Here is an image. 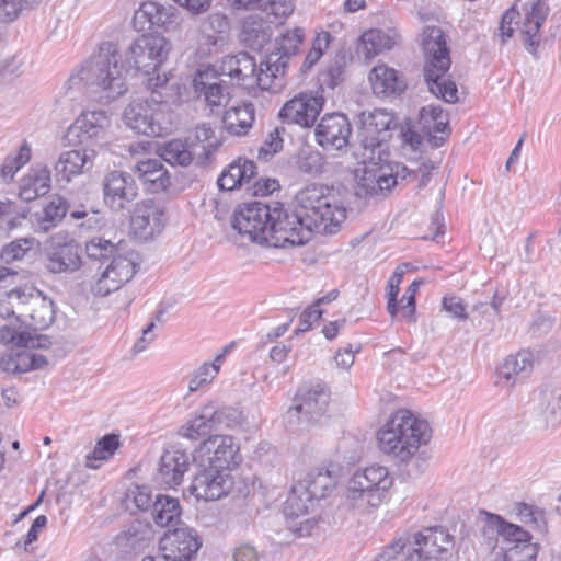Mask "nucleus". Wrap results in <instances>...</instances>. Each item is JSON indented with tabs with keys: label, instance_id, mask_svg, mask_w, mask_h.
I'll list each match as a JSON object with an SVG mask.
<instances>
[{
	"label": "nucleus",
	"instance_id": "nucleus-1",
	"mask_svg": "<svg viewBox=\"0 0 561 561\" xmlns=\"http://www.w3.org/2000/svg\"><path fill=\"white\" fill-rule=\"evenodd\" d=\"M170 50L171 44L165 37L145 34L133 42L123 62L115 45L104 43L99 53L82 65L78 78L91 94H95L94 100L111 103L127 91L126 73L135 70L142 72L147 79L154 78L151 75L167 60Z\"/></svg>",
	"mask_w": 561,
	"mask_h": 561
},
{
	"label": "nucleus",
	"instance_id": "nucleus-2",
	"mask_svg": "<svg viewBox=\"0 0 561 561\" xmlns=\"http://www.w3.org/2000/svg\"><path fill=\"white\" fill-rule=\"evenodd\" d=\"M358 139L364 149L362 167L355 171L359 199L389 192L397 184V175L387 163L389 153L383 148L397 127L396 116L386 110L376 108L358 115Z\"/></svg>",
	"mask_w": 561,
	"mask_h": 561
},
{
	"label": "nucleus",
	"instance_id": "nucleus-3",
	"mask_svg": "<svg viewBox=\"0 0 561 561\" xmlns=\"http://www.w3.org/2000/svg\"><path fill=\"white\" fill-rule=\"evenodd\" d=\"M297 207L287 209L291 244L304 245L312 233L335 234L346 219V208L339 203L328 186L310 184L295 196Z\"/></svg>",
	"mask_w": 561,
	"mask_h": 561
},
{
	"label": "nucleus",
	"instance_id": "nucleus-4",
	"mask_svg": "<svg viewBox=\"0 0 561 561\" xmlns=\"http://www.w3.org/2000/svg\"><path fill=\"white\" fill-rule=\"evenodd\" d=\"M432 430L426 420L415 416L411 411L401 409L394 412L378 432L379 448L385 454L393 455L404 463L402 470L410 478L421 476L426 467V459L415 456L420 446L431 438Z\"/></svg>",
	"mask_w": 561,
	"mask_h": 561
},
{
	"label": "nucleus",
	"instance_id": "nucleus-5",
	"mask_svg": "<svg viewBox=\"0 0 561 561\" xmlns=\"http://www.w3.org/2000/svg\"><path fill=\"white\" fill-rule=\"evenodd\" d=\"M260 68L255 59L248 53L226 56L220 72L214 66H201L193 78V89L198 99H204L211 113H218L230 100L229 85L224 77H229L243 85H259Z\"/></svg>",
	"mask_w": 561,
	"mask_h": 561
},
{
	"label": "nucleus",
	"instance_id": "nucleus-6",
	"mask_svg": "<svg viewBox=\"0 0 561 561\" xmlns=\"http://www.w3.org/2000/svg\"><path fill=\"white\" fill-rule=\"evenodd\" d=\"M231 225L240 234L252 242L274 248H288L291 244L287 221V209L280 202L243 203L233 213Z\"/></svg>",
	"mask_w": 561,
	"mask_h": 561
},
{
	"label": "nucleus",
	"instance_id": "nucleus-7",
	"mask_svg": "<svg viewBox=\"0 0 561 561\" xmlns=\"http://www.w3.org/2000/svg\"><path fill=\"white\" fill-rule=\"evenodd\" d=\"M168 81L167 73L149 78L147 88L151 90V98L134 100L125 107L123 121L136 134L161 137L170 133L172 126L169 104L160 91Z\"/></svg>",
	"mask_w": 561,
	"mask_h": 561
},
{
	"label": "nucleus",
	"instance_id": "nucleus-8",
	"mask_svg": "<svg viewBox=\"0 0 561 561\" xmlns=\"http://www.w3.org/2000/svg\"><path fill=\"white\" fill-rule=\"evenodd\" d=\"M424 53V80L432 94L447 103L458 101V89L447 72L451 66L450 50L446 35L438 26L427 25L422 32Z\"/></svg>",
	"mask_w": 561,
	"mask_h": 561
},
{
	"label": "nucleus",
	"instance_id": "nucleus-9",
	"mask_svg": "<svg viewBox=\"0 0 561 561\" xmlns=\"http://www.w3.org/2000/svg\"><path fill=\"white\" fill-rule=\"evenodd\" d=\"M454 536L443 526L426 527L412 535L409 545L399 539L389 545L374 561H440L451 556Z\"/></svg>",
	"mask_w": 561,
	"mask_h": 561
},
{
	"label": "nucleus",
	"instance_id": "nucleus-10",
	"mask_svg": "<svg viewBox=\"0 0 561 561\" xmlns=\"http://www.w3.org/2000/svg\"><path fill=\"white\" fill-rule=\"evenodd\" d=\"M304 36V30L296 27L276 38L275 49L260 64L257 80L261 89H272L274 81L285 75L289 60L297 55L302 44Z\"/></svg>",
	"mask_w": 561,
	"mask_h": 561
},
{
	"label": "nucleus",
	"instance_id": "nucleus-11",
	"mask_svg": "<svg viewBox=\"0 0 561 561\" xmlns=\"http://www.w3.org/2000/svg\"><path fill=\"white\" fill-rule=\"evenodd\" d=\"M242 413L232 407L209 402L201 407L194 419L181 427L180 434L190 439H198L213 431L239 425Z\"/></svg>",
	"mask_w": 561,
	"mask_h": 561
},
{
	"label": "nucleus",
	"instance_id": "nucleus-12",
	"mask_svg": "<svg viewBox=\"0 0 561 561\" xmlns=\"http://www.w3.org/2000/svg\"><path fill=\"white\" fill-rule=\"evenodd\" d=\"M330 403V391L321 383L302 385L298 388L294 403L287 412L288 421L297 419L306 426L314 425L325 417Z\"/></svg>",
	"mask_w": 561,
	"mask_h": 561
},
{
	"label": "nucleus",
	"instance_id": "nucleus-13",
	"mask_svg": "<svg viewBox=\"0 0 561 561\" xmlns=\"http://www.w3.org/2000/svg\"><path fill=\"white\" fill-rule=\"evenodd\" d=\"M392 483L393 479L388 469L374 465L357 470L348 482L347 491L353 500H366L368 505L377 507L386 497Z\"/></svg>",
	"mask_w": 561,
	"mask_h": 561
},
{
	"label": "nucleus",
	"instance_id": "nucleus-14",
	"mask_svg": "<svg viewBox=\"0 0 561 561\" xmlns=\"http://www.w3.org/2000/svg\"><path fill=\"white\" fill-rule=\"evenodd\" d=\"M45 268L51 274H72L82 266L80 244L67 233H56L44 249Z\"/></svg>",
	"mask_w": 561,
	"mask_h": 561
},
{
	"label": "nucleus",
	"instance_id": "nucleus-15",
	"mask_svg": "<svg viewBox=\"0 0 561 561\" xmlns=\"http://www.w3.org/2000/svg\"><path fill=\"white\" fill-rule=\"evenodd\" d=\"M110 118L104 110L84 111L68 128L67 137L83 149H94L106 142Z\"/></svg>",
	"mask_w": 561,
	"mask_h": 561
},
{
	"label": "nucleus",
	"instance_id": "nucleus-16",
	"mask_svg": "<svg viewBox=\"0 0 561 561\" xmlns=\"http://www.w3.org/2000/svg\"><path fill=\"white\" fill-rule=\"evenodd\" d=\"M56 318V307L51 298L33 287H23L21 323L34 333L44 331L51 325Z\"/></svg>",
	"mask_w": 561,
	"mask_h": 561
},
{
	"label": "nucleus",
	"instance_id": "nucleus-17",
	"mask_svg": "<svg viewBox=\"0 0 561 561\" xmlns=\"http://www.w3.org/2000/svg\"><path fill=\"white\" fill-rule=\"evenodd\" d=\"M233 483L231 472L199 462L190 491L197 500L216 501L226 496Z\"/></svg>",
	"mask_w": 561,
	"mask_h": 561
},
{
	"label": "nucleus",
	"instance_id": "nucleus-18",
	"mask_svg": "<svg viewBox=\"0 0 561 561\" xmlns=\"http://www.w3.org/2000/svg\"><path fill=\"white\" fill-rule=\"evenodd\" d=\"M195 451L198 454L194 456L195 461L199 457L201 462L228 472H231L241 461L239 446L229 435H210Z\"/></svg>",
	"mask_w": 561,
	"mask_h": 561
},
{
	"label": "nucleus",
	"instance_id": "nucleus-19",
	"mask_svg": "<svg viewBox=\"0 0 561 561\" xmlns=\"http://www.w3.org/2000/svg\"><path fill=\"white\" fill-rule=\"evenodd\" d=\"M103 199L114 213H130L133 203L138 197V186L130 173L111 171L103 180Z\"/></svg>",
	"mask_w": 561,
	"mask_h": 561
},
{
	"label": "nucleus",
	"instance_id": "nucleus-20",
	"mask_svg": "<svg viewBox=\"0 0 561 561\" xmlns=\"http://www.w3.org/2000/svg\"><path fill=\"white\" fill-rule=\"evenodd\" d=\"M137 264L133 254H119L118 251L110 257L104 270L92 285L95 296L106 297L129 282L136 273Z\"/></svg>",
	"mask_w": 561,
	"mask_h": 561
},
{
	"label": "nucleus",
	"instance_id": "nucleus-21",
	"mask_svg": "<svg viewBox=\"0 0 561 561\" xmlns=\"http://www.w3.org/2000/svg\"><path fill=\"white\" fill-rule=\"evenodd\" d=\"M163 561H190L202 546L197 531L191 527L169 529L160 539Z\"/></svg>",
	"mask_w": 561,
	"mask_h": 561
},
{
	"label": "nucleus",
	"instance_id": "nucleus-22",
	"mask_svg": "<svg viewBox=\"0 0 561 561\" xmlns=\"http://www.w3.org/2000/svg\"><path fill=\"white\" fill-rule=\"evenodd\" d=\"M324 105L320 94L301 92L287 101L278 113L283 123L310 127L314 124Z\"/></svg>",
	"mask_w": 561,
	"mask_h": 561
},
{
	"label": "nucleus",
	"instance_id": "nucleus-23",
	"mask_svg": "<svg viewBox=\"0 0 561 561\" xmlns=\"http://www.w3.org/2000/svg\"><path fill=\"white\" fill-rule=\"evenodd\" d=\"M314 136L317 144L323 149L341 150L350 142L352 125L345 114L329 113L316 125Z\"/></svg>",
	"mask_w": 561,
	"mask_h": 561
},
{
	"label": "nucleus",
	"instance_id": "nucleus-24",
	"mask_svg": "<svg viewBox=\"0 0 561 561\" xmlns=\"http://www.w3.org/2000/svg\"><path fill=\"white\" fill-rule=\"evenodd\" d=\"M163 227V208L153 199L136 203L134 209H130V228L139 239H152L162 231Z\"/></svg>",
	"mask_w": 561,
	"mask_h": 561
},
{
	"label": "nucleus",
	"instance_id": "nucleus-25",
	"mask_svg": "<svg viewBox=\"0 0 561 561\" xmlns=\"http://www.w3.org/2000/svg\"><path fill=\"white\" fill-rule=\"evenodd\" d=\"M313 499H308L305 491L297 490V482L291 486V491L284 504L283 513L288 519V528L298 536H309L317 525L314 518H306L309 507L313 506Z\"/></svg>",
	"mask_w": 561,
	"mask_h": 561
},
{
	"label": "nucleus",
	"instance_id": "nucleus-26",
	"mask_svg": "<svg viewBox=\"0 0 561 561\" xmlns=\"http://www.w3.org/2000/svg\"><path fill=\"white\" fill-rule=\"evenodd\" d=\"M133 23L138 32L160 33L170 31L178 25V16L170 9L148 1L135 12Z\"/></svg>",
	"mask_w": 561,
	"mask_h": 561
},
{
	"label": "nucleus",
	"instance_id": "nucleus-27",
	"mask_svg": "<svg viewBox=\"0 0 561 561\" xmlns=\"http://www.w3.org/2000/svg\"><path fill=\"white\" fill-rule=\"evenodd\" d=\"M419 128L428 137V141L434 147H440L446 141L449 134L448 114L440 105H426L419 113Z\"/></svg>",
	"mask_w": 561,
	"mask_h": 561
},
{
	"label": "nucleus",
	"instance_id": "nucleus-28",
	"mask_svg": "<svg viewBox=\"0 0 561 561\" xmlns=\"http://www.w3.org/2000/svg\"><path fill=\"white\" fill-rule=\"evenodd\" d=\"M94 157V149H73L62 152L54 167L57 182L69 183L73 176L91 169Z\"/></svg>",
	"mask_w": 561,
	"mask_h": 561
},
{
	"label": "nucleus",
	"instance_id": "nucleus-29",
	"mask_svg": "<svg viewBox=\"0 0 561 561\" xmlns=\"http://www.w3.org/2000/svg\"><path fill=\"white\" fill-rule=\"evenodd\" d=\"M190 467V455L180 449L165 450L159 462L157 481L165 488L179 485Z\"/></svg>",
	"mask_w": 561,
	"mask_h": 561
},
{
	"label": "nucleus",
	"instance_id": "nucleus-30",
	"mask_svg": "<svg viewBox=\"0 0 561 561\" xmlns=\"http://www.w3.org/2000/svg\"><path fill=\"white\" fill-rule=\"evenodd\" d=\"M483 518V527L481 531L483 536L493 540L501 536L504 541L507 542V546H513L514 543H523L531 540V535L529 531L525 530L520 526L512 523H507L501 516L488 512H482Z\"/></svg>",
	"mask_w": 561,
	"mask_h": 561
},
{
	"label": "nucleus",
	"instance_id": "nucleus-31",
	"mask_svg": "<svg viewBox=\"0 0 561 561\" xmlns=\"http://www.w3.org/2000/svg\"><path fill=\"white\" fill-rule=\"evenodd\" d=\"M550 12L547 0H536L530 11L525 15L520 32L524 35L526 50L534 57H538L537 49L540 45L539 31Z\"/></svg>",
	"mask_w": 561,
	"mask_h": 561
},
{
	"label": "nucleus",
	"instance_id": "nucleus-32",
	"mask_svg": "<svg viewBox=\"0 0 561 561\" xmlns=\"http://www.w3.org/2000/svg\"><path fill=\"white\" fill-rule=\"evenodd\" d=\"M71 202L65 196L55 194L43 208L33 214V224L37 232L47 233L56 228L70 210Z\"/></svg>",
	"mask_w": 561,
	"mask_h": 561
},
{
	"label": "nucleus",
	"instance_id": "nucleus-33",
	"mask_svg": "<svg viewBox=\"0 0 561 561\" xmlns=\"http://www.w3.org/2000/svg\"><path fill=\"white\" fill-rule=\"evenodd\" d=\"M256 174L257 167L253 160L238 158L222 170L217 185L220 191H233L250 184Z\"/></svg>",
	"mask_w": 561,
	"mask_h": 561
},
{
	"label": "nucleus",
	"instance_id": "nucleus-34",
	"mask_svg": "<svg viewBox=\"0 0 561 561\" xmlns=\"http://www.w3.org/2000/svg\"><path fill=\"white\" fill-rule=\"evenodd\" d=\"M273 34V24L263 14L254 13L244 19L240 41L252 50H261Z\"/></svg>",
	"mask_w": 561,
	"mask_h": 561
},
{
	"label": "nucleus",
	"instance_id": "nucleus-35",
	"mask_svg": "<svg viewBox=\"0 0 561 561\" xmlns=\"http://www.w3.org/2000/svg\"><path fill=\"white\" fill-rule=\"evenodd\" d=\"M369 81L378 96L400 95L407 89L403 76L386 65L375 66L369 73Z\"/></svg>",
	"mask_w": 561,
	"mask_h": 561
},
{
	"label": "nucleus",
	"instance_id": "nucleus-36",
	"mask_svg": "<svg viewBox=\"0 0 561 561\" xmlns=\"http://www.w3.org/2000/svg\"><path fill=\"white\" fill-rule=\"evenodd\" d=\"M51 173L49 168L34 167L25 174L20 184V197L25 202H32L45 196L50 191Z\"/></svg>",
	"mask_w": 561,
	"mask_h": 561
},
{
	"label": "nucleus",
	"instance_id": "nucleus-37",
	"mask_svg": "<svg viewBox=\"0 0 561 561\" xmlns=\"http://www.w3.org/2000/svg\"><path fill=\"white\" fill-rule=\"evenodd\" d=\"M186 140L192 148L196 149V163L199 165H206L221 146V140L215 136L214 128L207 123L198 125L193 135L188 136Z\"/></svg>",
	"mask_w": 561,
	"mask_h": 561
},
{
	"label": "nucleus",
	"instance_id": "nucleus-38",
	"mask_svg": "<svg viewBox=\"0 0 561 561\" xmlns=\"http://www.w3.org/2000/svg\"><path fill=\"white\" fill-rule=\"evenodd\" d=\"M22 325V323L18 328L12 325H2L0 328V342L30 350L48 348L51 345V341L48 335L33 334L27 330H23Z\"/></svg>",
	"mask_w": 561,
	"mask_h": 561
},
{
	"label": "nucleus",
	"instance_id": "nucleus-39",
	"mask_svg": "<svg viewBox=\"0 0 561 561\" xmlns=\"http://www.w3.org/2000/svg\"><path fill=\"white\" fill-rule=\"evenodd\" d=\"M139 179L153 193L165 191L171 185V176L160 159H148L136 164Z\"/></svg>",
	"mask_w": 561,
	"mask_h": 561
},
{
	"label": "nucleus",
	"instance_id": "nucleus-40",
	"mask_svg": "<svg viewBox=\"0 0 561 561\" xmlns=\"http://www.w3.org/2000/svg\"><path fill=\"white\" fill-rule=\"evenodd\" d=\"M255 119V108L251 102H242L232 106L224 114L222 122L229 134L244 136L252 127Z\"/></svg>",
	"mask_w": 561,
	"mask_h": 561
},
{
	"label": "nucleus",
	"instance_id": "nucleus-41",
	"mask_svg": "<svg viewBox=\"0 0 561 561\" xmlns=\"http://www.w3.org/2000/svg\"><path fill=\"white\" fill-rule=\"evenodd\" d=\"M335 486V481L331 473L325 470H312L308 472L304 480L297 481V490L305 491L308 499L319 501Z\"/></svg>",
	"mask_w": 561,
	"mask_h": 561
},
{
	"label": "nucleus",
	"instance_id": "nucleus-42",
	"mask_svg": "<svg viewBox=\"0 0 561 561\" xmlns=\"http://www.w3.org/2000/svg\"><path fill=\"white\" fill-rule=\"evenodd\" d=\"M47 358L44 355L21 351L1 358L0 365L7 373L22 374L37 370L47 365Z\"/></svg>",
	"mask_w": 561,
	"mask_h": 561
},
{
	"label": "nucleus",
	"instance_id": "nucleus-43",
	"mask_svg": "<svg viewBox=\"0 0 561 561\" xmlns=\"http://www.w3.org/2000/svg\"><path fill=\"white\" fill-rule=\"evenodd\" d=\"M152 518L160 527H172L180 523L181 506L178 499L158 494L152 505Z\"/></svg>",
	"mask_w": 561,
	"mask_h": 561
},
{
	"label": "nucleus",
	"instance_id": "nucleus-44",
	"mask_svg": "<svg viewBox=\"0 0 561 561\" xmlns=\"http://www.w3.org/2000/svg\"><path fill=\"white\" fill-rule=\"evenodd\" d=\"M533 370V353L520 351L516 355H510L499 367L500 377L513 385L518 376L527 377Z\"/></svg>",
	"mask_w": 561,
	"mask_h": 561
},
{
	"label": "nucleus",
	"instance_id": "nucleus-45",
	"mask_svg": "<svg viewBox=\"0 0 561 561\" xmlns=\"http://www.w3.org/2000/svg\"><path fill=\"white\" fill-rule=\"evenodd\" d=\"M294 168L301 174L319 176L327 171V159L318 150L301 148L294 156Z\"/></svg>",
	"mask_w": 561,
	"mask_h": 561
},
{
	"label": "nucleus",
	"instance_id": "nucleus-46",
	"mask_svg": "<svg viewBox=\"0 0 561 561\" xmlns=\"http://www.w3.org/2000/svg\"><path fill=\"white\" fill-rule=\"evenodd\" d=\"M197 151L192 148L188 141L172 139L163 145L160 157L171 165L187 167L192 163Z\"/></svg>",
	"mask_w": 561,
	"mask_h": 561
},
{
	"label": "nucleus",
	"instance_id": "nucleus-47",
	"mask_svg": "<svg viewBox=\"0 0 561 561\" xmlns=\"http://www.w3.org/2000/svg\"><path fill=\"white\" fill-rule=\"evenodd\" d=\"M394 44L396 41L392 36L377 28L366 31L360 37V49L366 59L391 49Z\"/></svg>",
	"mask_w": 561,
	"mask_h": 561
},
{
	"label": "nucleus",
	"instance_id": "nucleus-48",
	"mask_svg": "<svg viewBox=\"0 0 561 561\" xmlns=\"http://www.w3.org/2000/svg\"><path fill=\"white\" fill-rule=\"evenodd\" d=\"M152 538V529L149 524L140 522L133 523L123 534L118 536V540L133 550H141L146 548Z\"/></svg>",
	"mask_w": 561,
	"mask_h": 561
},
{
	"label": "nucleus",
	"instance_id": "nucleus-49",
	"mask_svg": "<svg viewBox=\"0 0 561 561\" xmlns=\"http://www.w3.org/2000/svg\"><path fill=\"white\" fill-rule=\"evenodd\" d=\"M515 512L519 520L539 534H547L548 526L545 516V511L536 505H530L524 502L515 504Z\"/></svg>",
	"mask_w": 561,
	"mask_h": 561
},
{
	"label": "nucleus",
	"instance_id": "nucleus-50",
	"mask_svg": "<svg viewBox=\"0 0 561 561\" xmlns=\"http://www.w3.org/2000/svg\"><path fill=\"white\" fill-rule=\"evenodd\" d=\"M152 492L148 485H131L126 494L124 504L133 514L136 512H146L153 505Z\"/></svg>",
	"mask_w": 561,
	"mask_h": 561
},
{
	"label": "nucleus",
	"instance_id": "nucleus-51",
	"mask_svg": "<svg viewBox=\"0 0 561 561\" xmlns=\"http://www.w3.org/2000/svg\"><path fill=\"white\" fill-rule=\"evenodd\" d=\"M38 244V241L33 237L15 239L2 248L0 260L5 264L23 260Z\"/></svg>",
	"mask_w": 561,
	"mask_h": 561
},
{
	"label": "nucleus",
	"instance_id": "nucleus-52",
	"mask_svg": "<svg viewBox=\"0 0 561 561\" xmlns=\"http://www.w3.org/2000/svg\"><path fill=\"white\" fill-rule=\"evenodd\" d=\"M31 159V147L24 142L15 156H8L0 169V179L9 182L13 175Z\"/></svg>",
	"mask_w": 561,
	"mask_h": 561
},
{
	"label": "nucleus",
	"instance_id": "nucleus-53",
	"mask_svg": "<svg viewBox=\"0 0 561 561\" xmlns=\"http://www.w3.org/2000/svg\"><path fill=\"white\" fill-rule=\"evenodd\" d=\"M119 446V437L116 434H106L98 440L91 454L87 456V466L96 468L92 460H108Z\"/></svg>",
	"mask_w": 561,
	"mask_h": 561
},
{
	"label": "nucleus",
	"instance_id": "nucleus-54",
	"mask_svg": "<svg viewBox=\"0 0 561 561\" xmlns=\"http://www.w3.org/2000/svg\"><path fill=\"white\" fill-rule=\"evenodd\" d=\"M85 252L90 260L99 261V270L117 252V247L108 240L94 238L87 242Z\"/></svg>",
	"mask_w": 561,
	"mask_h": 561
},
{
	"label": "nucleus",
	"instance_id": "nucleus-55",
	"mask_svg": "<svg viewBox=\"0 0 561 561\" xmlns=\"http://www.w3.org/2000/svg\"><path fill=\"white\" fill-rule=\"evenodd\" d=\"M22 301L23 287H16L7 293L5 297L0 299V317L3 319L14 317L21 323Z\"/></svg>",
	"mask_w": 561,
	"mask_h": 561
},
{
	"label": "nucleus",
	"instance_id": "nucleus-56",
	"mask_svg": "<svg viewBox=\"0 0 561 561\" xmlns=\"http://www.w3.org/2000/svg\"><path fill=\"white\" fill-rule=\"evenodd\" d=\"M294 3L291 0H270L262 10L264 19L273 25L282 24L293 13Z\"/></svg>",
	"mask_w": 561,
	"mask_h": 561
},
{
	"label": "nucleus",
	"instance_id": "nucleus-57",
	"mask_svg": "<svg viewBox=\"0 0 561 561\" xmlns=\"http://www.w3.org/2000/svg\"><path fill=\"white\" fill-rule=\"evenodd\" d=\"M546 407L542 411L547 427L556 428L561 424V390L545 393Z\"/></svg>",
	"mask_w": 561,
	"mask_h": 561
},
{
	"label": "nucleus",
	"instance_id": "nucleus-58",
	"mask_svg": "<svg viewBox=\"0 0 561 561\" xmlns=\"http://www.w3.org/2000/svg\"><path fill=\"white\" fill-rule=\"evenodd\" d=\"M228 28V19L218 13L209 15L207 21L203 24V32L213 44H217L218 39H222L221 34H225Z\"/></svg>",
	"mask_w": 561,
	"mask_h": 561
},
{
	"label": "nucleus",
	"instance_id": "nucleus-59",
	"mask_svg": "<svg viewBox=\"0 0 561 561\" xmlns=\"http://www.w3.org/2000/svg\"><path fill=\"white\" fill-rule=\"evenodd\" d=\"M283 133H285L284 127H275L272 131L268 133L263 145L259 149V158L273 156L283 149Z\"/></svg>",
	"mask_w": 561,
	"mask_h": 561
},
{
	"label": "nucleus",
	"instance_id": "nucleus-60",
	"mask_svg": "<svg viewBox=\"0 0 561 561\" xmlns=\"http://www.w3.org/2000/svg\"><path fill=\"white\" fill-rule=\"evenodd\" d=\"M217 365L213 367L209 363H204L197 368L188 382V389L191 392L197 391L203 386L209 383L218 374Z\"/></svg>",
	"mask_w": 561,
	"mask_h": 561
},
{
	"label": "nucleus",
	"instance_id": "nucleus-61",
	"mask_svg": "<svg viewBox=\"0 0 561 561\" xmlns=\"http://www.w3.org/2000/svg\"><path fill=\"white\" fill-rule=\"evenodd\" d=\"M423 284L422 279H414L409 287L405 289V293L402 297V300L405 299L407 302L401 307L403 317L408 318L410 321H415L414 314L416 309V293L420 286Z\"/></svg>",
	"mask_w": 561,
	"mask_h": 561
},
{
	"label": "nucleus",
	"instance_id": "nucleus-62",
	"mask_svg": "<svg viewBox=\"0 0 561 561\" xmlns=\"http://www.w3.org/2000/svg\"><path fill=\"white\" fill-rule=\"evenodd\" d=\"M443 309L451 314L453 318L463 321L468 319L466 306L459 297H444L442 301Z\"/></svg>",
	"mask_w": 561,
	"mask_h": 561
},
{
	"label": "nucleus",
	"instance_id": "nucleus-63",
	"mask_svg": "<svg viewBox=\"0 0 561 561\" xmlns=\"http://www.w3.org/2000/svg\"><path fill=\"white\" fill-rule=\"evenodd\" d=\"M345 71V57L337 56L334 60L328 66L325 76L329 78L328 85L335 87L340 84L344 79Z\"/></svg>",
	"mask_w": 561,
	"mask_h": 561
},
{
	"label": "nucleus",
	"instance_id": "nucleus-64",
	"mask_svg": "<svg viewBox=\"0 0 561 561\" xmlns=\"http://www.w3.org/2000/svg\"><path fill=\"white\" fill-rule=\"evenodd\" d=\"M23 7V0H0V23L14 21Z\"/></svg>",
	"mask_w": 561,
	"mask_h": 561
}]
</instances>
